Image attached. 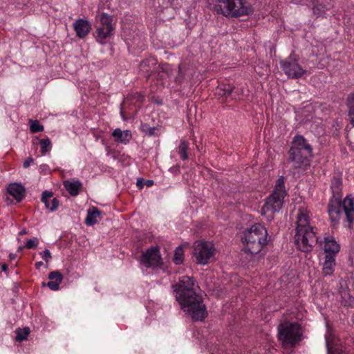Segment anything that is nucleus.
<instances>
[{"label": "nucleus", "mask_w": 354, "mask_h": 354, "mask_svg": "<svg viewBox=\"0 0 354 354\" xmlns=\"http://www.w3.org/2000/svg\"><path fill=\"white\" fill-rule=\"evenodd\" d=\"M280 64L282 71L289 78L299 79L306 73V71L299 64L297 59L293 55H290L286 59L281 60Z\"/></svg>", "instance_id": "9b49d317"}, {"label": "nucleus", "mask_w": 354, "mask_h": 354, "mask_svg": "<svg viewBox=\"0 0 354 354\" xmlns=\"http://www.w3.org/2000/svg\"><path fill=\"white\" fill-rule=\"evenodd\" d=\"M288 155V160L292 162L294 168H306L310 165L313 148L303 136L296 135L293 138Z\"/></svg>", "instance_id": "7ed1b4c3"}, {"label": "nucleus", "mask_w": 354, "mask_h": 354, "mask_svg": "<svg viewBox=\"0 0 354 354\" xmlns=\"http://www.w3.org/2000/svg\"><path fill=\"white\" fill-rule=\"evenodd\" d=\"M27 234V231L26 229H22L20 232H19V235H24V234Z\"/></svg>", "instance_id": "ea45409f"}, {"label": "nucleus", "mask_w": 354, "mask_h": 354, "mask_svg": "<svg viewBox=\"0 0 354 354\" xmlns=\"http://www.w3.org/2000/svg\"><path fill=\"white\" fill-rule=\"evenodd\" d=\"M34 160L31 157L27 158L24 162L23 166L24 168H28L32 162H33Z\"/></svg>", "instance_id": "f704fd0d"}, {"label": "nucleus", "mask_w": 354, "mask_h": 354, "mask_svg": "<svg viewBox=\"0 0 354 354\" xmlns=\"http://www.w3.org/2000/svg\"><path fill=\"white\" fill-rule=\"evenodd\" d=\"M351 223H349L348 228H351V227H352V226H351Z\"/></svg>", "instance_id": "a18cd8bd"}, {"label": "nucleus", "mask_w": 354, "mask_h": 354, "mask_svg": "<svg viewBox=\"0 0 354 354\" xmlns=\"http://www.w3.org/2000/svg\"><path fill=\"white\" fill-rule=\"evenodd\" d=\"M42 285H43V286H46V283L44 282V283H42Z\"/></svg>", "instance_id": "de8ad7c7"}, {"label": "nucleus", "mask_w": 354, "mask_h": 354, "mask_svg": "<svg viewBox=\"0 0 354 354\" xmlns=\"http://www.w3.org/2000/svg\"><path fill=\"white\" fill-rule=\"evenodd\" d=\"M8 266L6 264H3L1 266L2 270L6 272L8 270Z\"/></svg>", "instance_id": "a19ab883"}, {"label": "nucleus", "mask_w": 354, "mask_h": 354, "mask_svg": "<svg viewBox=\"0 0 354 354\" xmlns=\"http://www.w3.org/2000/svg\"><path fill=\"white\" fill-rule=\"evenodd\" d=\"M234 86L229 84H219L215 90V95L218 97L221 103H225L228 99L236 100L234 92Z\"/></svg>", "instance_id": "ddd939ff"}, {"label": "nucleus", "mask_w": 354, "mask_h": 354, "mask_svg": "<svg viewBox=\"0 0 354 354\" xmlns=\"http://www.w3.org/2000/svg\"><path fill=\"white\" fill-rule=\"evenodd\" d=\"M30 129L32 133H37L43 131L44 126L40 124L39 121L30 120Z\"/></svg>", "instance_id": "7c9ffc66"}, {"label": "nucleus", "mask_w": 354, "mask_h": 354, "mask_svg": "<svg viewBox=\"0 0 354 354\" xmlns=\"http://www.w3.org/2000/svg\"><path fill=\"white\" fill-rule=\"evenodd\" d=\"M87 225H93L95 223H91V222H89V223H86Z\"/></svg>", "instance_id": "c03bdc74"}, {"label": "nucleus", "mask_w": 354, "mask_h": 354, "mask_svg": "<svg viewBox=\"0 0 354 354\" xmlns=\"http://www.w3.org/2000/svg\"><path fill=\"white\" fill-rule=\"evenodd\" d=\"M183 78V66L181 65H179L178 74V76L176 77V79H177V80L180 82Z\"/></svg>", "instance_id": "c9c22d12"}, {"label": "nucleus", "mask_w": 354, "mask_h": 354, "mask_svg": "<svg viewBox=\"0 0 354 354\" xmlns=\"http://www.w3.org/2000/svg\"><path fill=\"white\" fill-rule=\"evenodd\" d=\"M30 333V328L25 327L23 329L17 328L16 330V339L18 342H22L26 339Z\"/></svg>", "instance_id": "c85d7f7f"}, {"label": "nucleus", "mask_w": 354, "mask_h": 354, "mask_svg": "<svg viewBox=\"0 0 354 354\" xmlns=\"http://www.w3.org/2000/svg\"><path fill=\"white\" fill-rule=\"evenodd\" d=\"M335 256L333 254H326L323 263V272L325 275H330L333 273L335 266Z\"/></svg>", "instance_id": "4be33fe9"}, {"label": "nucleus", "mask_w": 354, "mask_h": 354, "mask_svg": "<svg viewBox=\"0 0 354 354\" xmlns=\"http://www.w3.org/2000/svg\"><path fill=\"white\" fill-rule=\"evenodd\" d=\"M328 354H342V348L331 332L328 331L325 335Z\"/></svg>", "instance_id": "2eb2a0df"}, {"label": "nucleus", "mask_w": 354, "mask_h": 354, "mask_svg": "<svg viewBox=\"0 0 354 354\" xmlns=\"http://www.w3.org/2000/svg\"><path fill=\"white\" fill-rule=\"evenodd\" d=\"M43 264H44V263H43V262H42V261H38V262H36V263H35V268H36L37 270H39V269L40 268V267H41V266H43Z\"/></svg>", "instance_id": "4c0bfd02"}, {"label": "nucleus", "mask_w": 354, "mask_h": 354, "mask_svg": "<svg viewBox=\"0 0 354 354\" xmlns=\"http://www.w3.org/2000/svg\"><path fill=\"white\" fill-rule=\"evenodd\" d=\"M154 64H155V62L152 59H144L140 62V71L147 73V75H150L149 73L151 71V66H153Z\"/></svg>", "instance_id": "cd10ccee"}, {"label": "nucleus", "mask_w": 354, "mask_h": 354, "mask_svg": "<svg viewBox=\"0 0 354 354\" xmlns=\"http://www.w3.org/2000/svg\"><path fill=\"white\" fill-rule=\"evenodd\" d=\"M63 185L65 189L68 192L70 195L73 196L78 195L80 190L82 188V183L80 180H65L64 181Z\"/></svg>", "instance_id": "6ab92c4d"}, {"label": "nucleus", "mask_w": 354, "mask_h": 354, "mask_svg": "<svg viewBox=\"0 0 354 354\" xmlns=\"http://www.w3.org/2000/svg\"><path fill=\"white\" fill-rule=\"evenodd\" d=\"M189 143L187 140H182L178 147V153L183 160L189 159L188 150Z\"/></svg>", "instance_id": "b1692460"}, {"label": "nucleus", "mask_w": 354, "mask_h": 354, "mask_svg": "<svg viewBox=\"0 0 354 354\" xmlns=\"http://www.w3.org/2000/svg\"><path fill=\"white\" fill-rule=\"evenodd\" d=\"M193 257L195 262L200 265H206L213 258L215 249L212 243L205 241H196L193 245Z\"/></svg>", "instance_id": "9d476101"}, {"label": "nucleus", "mask_w": 354, "mask_h": 354, "mask_svg": "<svg viewBox=\"0 0 354 354\" xmlns=\"http://www.w3.org/2000/svg\"><path fill=\"white\" fill-rule=\"evenodd\" d=\"M41 153L44 155L51 149L52 145L48 138L40 140Z\"/></svg>", "instance_id": "c756f323"}, {"label": "nucleus", "mask_w": 354, "mask_h": 354, "mask_svg": "<svg viewBox=\"0 0 354 354\" xmlns=\"http://www.w3.org/2000/svg\"><path fill=\"white\" fill-rule=\"evenodd\" d=\"M324 245V251L327 254L335 255L340 249L339 245L332 237H326Z\"/></svg>", "instance_id": "aec40b11"}, {"label": "nucleus", "mask_w": 354, "mask_h": 354, "mask_svg": "<svg viewBox=\"0 0 354 354\" xmlns=\"http://www.w3.org/2000/svg\"><path fill=\"white\" fill-rule=\"evenodd\" d=\"M286 194L283 177L281 176L277 179L274 190L267 198L261 209V214L268 221L274 219V214L281 208Z\"/></svg>", "instance_id": "39448f33"}, {"label": "nucleus", "mask_w": 354, "mask_h": 354, "mask_svg": "<svg viewBox=\"0 0 354 354\" xmlns=\"http://www.w3.org/2000/svg\"><path fill=\"white\" fill-rule=\"evenodd\" d=\"M102 212L96 207H91L87 210V216L84 221H97L103 218Z\"/></svg>", "instance_id": "5701e85b"}, {"label": "nucleus", "mask_w": 354, "mask_h": 354, "mask_svg": "<svg viewBox=\"0 0 354 354\" xmlns=\"http://www.w3.org/2000/svg\"><path fill=\"white\" fill-rule=\"evenodd\" d=\"M347 106L350 123L354 127V92L348 96Z\"/></svg>", "instance_id": "393cba45"}, {"label": "nucleus", "mask_w": 354, "mask_h": 354, "mask_svg": "<svg viewBox=\"0 0 354 354\" xmlns=\"http://www.w3.org/2000/svg\"><path fill=\"white\" fill-rule=\"evenodd\" d=\"M17 255L15 254H10L9 257L10 259L13 260L16 258Z\"/></svg>", "instance_id": "79ce46f5"}, {"label": "nucleus", "mask_w": 354, "mask_h": 354, "mask_svg": "<svg viewBox=\"0 0 354 354\" xmlns=\"http://www.w3.org/2000/svg\"><path fill=\"white\" fill-rule=\"evenodd\" d=\"M48 279L50 281L47 283L46 286L52 290H57L62 281L63 275L59 271H53L49 273Z\"/></svg>", "instance_id": "a211bd4d"}, {"label": "nucleus", "mask_w": 354, "mask_h": 354, "mask_svg": "<svg viewBox=\"0 0 354 354\" xmlns=\"http://www.w3.org/2000/svg\"><path fill=\"white\" fill-rule=\"evenodd\" d=\"M176 292V298L194 321H203L207 315L205 305L202 296L196 292L195 284L192 277L183 276L178 283L172 286Z\"/></svg>", "instance_id": "f257e3e1"}, {"label": "nucleus", "mask_w": 354, "mask_h": 354, "mask_svg": "<svg viewBox=\"0 0 354 354\" xmlns=\"http://www.w3.org/2000/svg\"><path fill=\"white\" fill-rule=\"evenodd\" d=\"M140 263L147 268H154L160 266L162 262L158 247H152L147 249L142 254Z\"/></svg>", "instance_id": "f8f14e48"}, {"label": "nucleus", "mask_w": 354, "mask_h": 354, "mask_svg": "<svg viewBox=\"0 0 354 354\" xmlns=\"http://www.w3.org/2000/svg\"><path fill=\"white\" fill-rule=\"evenodd\" d=\"M143 182H144V179L143 178H138L137 180V183H136V185L137 186L139 187V188H142L143 187Z\"/></svg>", "instance_id": "e433bc0d"}, {"label": "nucleus", "mask_w": 354, "mask_h": 354, "mask_svg": "<svg viewBox=\"0 0 354 354\" xmlns=\"http://www.w3.org/2000/svg\"><path fill=\"white\" fill-rule=\"evenodd\" d=\"M42 259L48 263L49 261L51 259L52 256L49 250L46 249L42 252L40 253Z\"/></svg>", "instance_id": "72a5a7b5"}, {"label": "nucleus", "mask_w": 354, "mask_h": 354, "mask_svg": "<svg viewBox=\"0 0 354 354\" xmlns=\"http://www.w3.org/2000/svg\"><path fill=\"white\" fill-rule=\"evenodd\" d=\"M311 218V213L305 207H300L297 214V221H309Z\"/></svg>", "instance_id": "a878e982"}, {"label": "nucleus", "mask_w": 354, "mask_h": 354, "mask_svg": "<svg viewBox=\"0 0 354 354\" xmlns=\"http://www.w3.org/2000/svg\"><path fill=\"white\" fill-rule=\"evenodd\" d=\"M268 232L261 223H254L244 232V251L251 254H258L268 243Z\"/></svg>", "instance_id": "20e7f679"}, {"label": "nucleus", "mask_w": 354, "mask_h": 354, "mask_svg": "<svg viewBox=\"0 0 354 354\" xmlns=\"http://www.w3.org/2000/svg\"><path fill=\"white\" fill-rule=\"evenodd\" d=\"M96 30L95 38L96 41L105 44L113 35L115 27L113 24V17L104 13H99L96 15Z\"/></svg>", "instance_id": "6e6552de"}, {"label": "nucleus", "mask_w": 354, "mask_h": 354, "mask_svg": "<svg viewBox=\"0 0 354 354\" xmlns=\"http://www.w3.org/2000/svg\"><path fill=\"white\" fill-rule=\"evenodd\" d=\"M53 195V192L45 191L41 196V201L45 204L46 207L51 211L55 210L59 205V201L56 198L51 199Z\"/></svg>", "instance_id": "f3484780"}, {"label": "nucleus", "mask_w": 354, "mask_h": 354, "mask_svg": "<svg viewBox=\"0 0 354 354\" xmlns=\"http://www.w3.org/2000/svg\"><path fill=\"white\" fill-rule=\"evenodd\" d=\"M23 250V246H19L17 249V252H21Z\"/></svg>", "instance_id": "37998d69"}, {"label": "nucleus", "mask_w": 354, "mask_h": 354, "mask_svg": "<svg viewBox=\"0 0 354 354\" xmlns=\"http://www.w3.org/2000/svg\"><path fill=\"white\" fill-rule=\"evenodd\" d=\"M216 6L217 11L227 17H239L248 15L249 8L244 5L243 0H218Z\"/></svg>", "instance_id": "1a4fd4ad"}, {"label": "nucleus", "mask_w": 354, "mask_h": 354, "mask_svg": "<svg viewBox=\"0 0 354 354\" xmlns=\"http://www.w3.org/2000/svg\"><path fill=\"white\" fill-rule=\"evenodd\" d=\"M300 326L297 322H286L278 326V337L284 347H292L301 339Z\"/></svg>", "instance_id": "0eeeda50"}, {"label": "nucleus", "mask_w": 354, "mask_h": 354, "mask_svg": "<svg viewBox=\"0 0 354 354\" xmlns=\"http://www.w3.org/2000/svg\"><path fill=\"white\" fill-rule=\"evenodd\" d=\"M316 9H319L317 6H315V7L314 8V12H315Z\"/></svg>", "instance_id": "49530a36"}, {"label": "nucleus", "mask_w": 354, "mask_h": 354, "mask_svg": "<svg viewBox=\"0 0 354 354\" xmlns=\"http://www.w3.org/2000/svg\"><path fill=\"white\" fill-rule=\"evenodd\" d=\"M25 192L24 187L19 183H10L8 187V192L17 202H20L24 198Z\"/></svg>", "instance_id": "dca6fc26"}, {"label": "nucleus", "mask_w": 354, "mask_h": 354, "mask_svg": "<svg viewBox=\"0 0 354 354\" xmlns=\"http://www.w3.org/2000/svg\"><path fill=\"white\" fill-rule=\"evenodd\" d=\"M153 184V180H147V182H146V185H147L148 187L151 186Z\"/></svg>", "instance_id": "58836bf2"}, {"label": "nucleus", "mask_w": 354, "mask_h": 354, "mask_svg": "<svg viewBox=\"0 0 354 354\" xmlns=\"http://www.w3.org/2000/svg\"><path fill=\"white\" fill-rule=\"evenodd\" d=\"M174 262L176 265L182 264L184 261V250L183 246L176 248L174 255Z\"/></svg>", "instance_id": "bb28decb"}, {"label": "nucleus", "mask_w": 354, "mask_h": 354, "mask_svg": "<svg viewBox=\"0 0 354 354\" xmlns=\"http://www.w3.org/2000/svg\"><path fill=\"white\" fill-rule=\"evenodd\" d=\"M112 136L115 138L116 142L124 144H127L131 139V133L129 130L122 131L120 129H115Z\"/></svg>", "instance_id": "412c9836"}, {"label": "nucleus", "mask_w": 354, "mask_h": 354, "mask_svg": "<svg viewBox=\"0 0 354 354\" xmlns=\"http://www.w3.org/2000/svg\"><path fill=\"white\" fill-rule=\"evenodd\" d=\"M142 131L147 133L149 136H153L156 134V127H150L147 124H142Z\"/></svg>", "instance_id": "2f4dec72"}, {"label": "nucleus", "mask_w": 354, "mask_h": 354, "mask_svg": "<svg viewBox=\"0 0 354 354\" xmlns=\"http://www.w3.org/2000/svg\"><path fill=\"white\" fill-rule=\"evenodd\" d=\"M73 28L79 38H84L91 30V24L87 20L78 19L74 22Z\"/></svg>", "instance_id": "4468645a"}, {"label": "nucleus", "mask_w": 354, "mask_h": 354, "mask_svg": "<svg viewBox=\"0 0 354 354\" xmlns=\"http://www.w3.org/2000/svg\"><path fill=\"white\" fill-rule=\"evenodd\" d=\"M342 174L339 172H334L330 182L333 196L328 206L330 221H338L343 212L347 221H354V197L348 195L342 201Z\"/></svg>", "instance_id": "f03ea898"}, {"label": "nucleus", "mask_w": 354, "mask_h": 354, "mask_svg": "<svg viewBox=\"0 0 354 354\" xmlns=\"http://www.w3.org/2000/svg\"><path fill=\"white\" fill-rule=\"evenodd\" d=\"M295 242L297 248L303 252H310L318 242L313 227L309 223H297Z\"/></svg>", "instance_id": "423d86ee"}, {"label": "nucleus", "mask_w": 354, "mask_h": 354, "mask_svg": "<svg viewBox=\"0 0 354 354\" xmlns=\"http://www.w3.org/2000/svg\"><path fill=\"white\" fill-rule=\"evenodd\" d=\"M39 244L37 238H34L28 240L26 243V248L28 249L35 248Z\"/></svg>", "instance_id": "473e14b6"}]
</instances>
